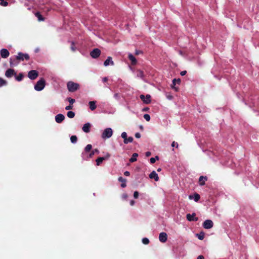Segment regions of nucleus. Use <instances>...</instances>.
<instances>
[{"label": "nucleus", "instance_id": "nucleus-45", "mask_svg": "<svg viewBox=\"0 0 259 259\" xmlns=\"http://www.w3.org/2000/svg\"><path fill=\"white\" fill-rule=\"evenodd\" d=\"M122 198L123 199H126L127 198V194L126 193H124L122 195Z\"/></svg>", "mask_w": 259, "mask_h": 259}, {"label": "nucleus", "instance_id": "nucleus-20", "mask_svg": "<svg viewBox=\"0 0 259 259\" xmlns=\"http://www.w3.org/2000/svg\"><path fill=\"white\" fill-rule=\"evenodd\" d=\"M207 180V178L206 176H200L199 179V185L203 186L205 184V181Z\"/></svg>", "mask_w": 259, "mask_h": 259}, {"label": "nucleus", "instance_id": "nucleus-2", "mask_svg": "<svg viewBox=\"0 0 259 259\" xmlns=\"http://www.w3.org/2000/svg\"><path fill=\"white\" fill-rule=\"evenodd\" d=\"M45 85V80L43 78H41L37 81L36 83L34 85V89L37 91H40L44 89Z\"/></svg>", "mask_w": 259, "mask_h": 259}, {"label": "nucleus", "instance_id": "nucleus-54", "mask_svg": "<svg viewBox=\"0 0 259 259\" xmlns=\"http://www.w3.org/2000/svg\"><path fill=\"white\" fill-rule=\"evenodd\" d=\"M151 155V153L150 152H147L146 153V156L148 157Z\"/></svg>", "mask_w": 259, "mask_h": 259}, {"label": "nucleus", "instance_id": "nucleus-3", "mask_svg": "<svg viewBox=\"0 0 259 259\" xmlns=\"http://www.w3.org/2000/svg\"><path fill=\"white\" fill-rule=\"evenodd\" d=\"M113 135V131L111 128H106L104 130L102 134V138L103 139H107L110 138Z\"/></svg>", "mask_w": 259, "mask_h": 259}, {"label": "nucleus", "instance_id": "nucleus-33", "mask_svg": "<svg viewBox=\"0 0 259 259\" xmlns=\"http://www.w3.org/2000/svg\"><path fill=\"white\" fill-rule=\"evenodd\" d=\"M70 49L72 52H75L76 50V48L75 46V43L74 41H71Z\"/></svg>", "mask_w": 259, "mask_h": 259}, {"label": "nucleus", "instance_id": "nucleus-49", "mask_svg": "<svg viewBox=\"0 0 259 259\" xmlns=\"http://www.w3.org/2000/svg\"><path fill=\"white\" fill-rule=\"evenodd\" d=\"M124 175L125 176H129L130 175V172L128 171H125L124 172Z\"/></svg>", "mask_w": 259, "mask_h": 259}, {"label": "nucleus", "instance_id": "nucleus-17", "mask_svg": "<svg viewBox=\"0 0 259 259\" xmlns=\"http://www.w3.org/2000/svg\"><path fill=\"white\" fill-rule=\"evenodd\" d=\"M91 126V125L90 123H85L83 125V126L82 128V130L84 132H85L86 133H89L90 131Z\"/></svg>", "mask_w": 259, "mask_h": 259}, {"label": "nucleus", "instance_id": "nucleus-25", "mask_svg": "<svg viewBox=\"0 0 259 259\" xmlns=\"http://www.w3.org/2000/svg\"><path fill=\"white\" fill-rule=\"evenodd\" d=\"M138 156V154L137 153H134L132 157L130 159L129 161L131 162H134L136 161H137V158Z\"/></svg>", "mask_w": 259, "mask_h": 259}, {"label": "nucleus", "instance_id": "nucleus-39", "mask_svg": "<svg viewBox=\"0 0 259 259\" xmlns=\"http://www.w3.org/2000/svg\"><path fill=\"white\" fill-rule=\"evenodd\" d=\"M144 119H145L146 121H150V115H149V114H144Z\"/></svg>", "mask_w": 259, "mask_h": 259}, {"label": "nucleus", "instance_id": "nucleus-35", "mask_svg": "<svg viewBox=\"0 0 259 259\" xmlns=\"http://www.w3.org/2000/svg\"><path fill=\"white\" fill-rule=\"evenodd\" d=\"M200 199V195L197 193H195L194 195V199L196 202H198Z\"/></svg>", "mask_w": 259, "mask_h": 259}, {"label": "nucleus", "instance_id": "nucleus-32", "mask_svg": "<svg viewBox=\"0 0 259 259\" xmlns=\"http://www.w3.org/2000/svg\"><path fill=\"white\" fill-rule=\"evenodd\" d=\"M70 141L72 143H76L77 141V137L75 135L71 136Z\"/></svg>", "mask_w": 259, "mask_h": 259}, {"label": "nucleus", "instance_id": "nucleus-21", "mask_svg": "<svg viewBox=\"0 0 259 259\" xmlns=\"http://www.w3.org/2000/svg\"><path fill=\"white\" fill-rule=\"evenodd\" d=\"M114 65V62L113 61H112V57H108L107 58V59L105 61L104 63V65L105 66H107L109 65Z\"/></svg>", "mask_w": 259, "mask_h": 259}, {"label": "nucleus", "instance_id": "nucleus-56", "mask_svg": "<svg viewBox=\"0 0 259 259\" xmlns=\"http://www.w3.org/2000/svg\"><path fill=\"white\" fill-rule=\"evenodd\" d=\"M157 171H161V168H158V169H157Z\"/></svg>", "mask_w": 259, "mask_h": 259}, {"label": "nucleus", "instance_id": "nucleus-7", "mask_svg": "<svg viewBox=\"0 0 259 259\" xmlns=\"http://www.w3.org/2000/svg\"><path fill=\"white\" fill-rule=\"evenodd\" d=\"M213 226V223L210 220H205L203 223V227L206 229H209Z\"/></svg>", "mask_w": 259, "mask_h": 259}, {"label": "nucleus", "instance_id": "nucleus-24", "mask_svg": "<svg viewBox=\"0 0 259 259\" xmlns=\"http://www.w3.org/2000/svg\"><path fill=\"white\" fill-rule=\"evenodd\" d=\"M118 180L121 182V187L122 188H125L126 186V180L125 179L123 178L122 177H120L118 178Z\"/></svg>", "mask_w": 259, "mask_h": 259}, {"label": "nucleus", "instance_id": "nucleus-18", "mask_svg": "<svg viewBox=\"0 0 259 259\" xmlns=\"http://www.w3.org/2000/svg\"><path fill=\"white\" fill-rule=\"evenodd\" d=\"M149 178L150 179H153L155 181H158L159 180V177L158 175L155 171H152L149 175Z\"/></svg>", "mask_w": 259, "mask_h": 259}, {"label": "nucleus", "instance_id": "nucleus-50", "mask_svg": "<svg viewBox=\"0 0 259 259\" xmlns=\"http://www.w3.org/2000/svg\"><path fill=\"white\" fill-rule=\"evenodd\" d=\"M108 80V78L107 77H105L103 78L102 80L104 82H105L106 81H107Z\"/></svg>", "mask_w": 259, "mask_h": 259}, {"label": "nucleus", "instance_id": "nucleus-42", "mask_svg": "<svg viewBox=\"0 0 259 259\" xmlns=\"http://www.w3.org/2000/svg\"><path fill=\"white\" fill-rule=\"evenodd\" d=\"M73 109V106L71 105H69L68 106H67L65 107V109L66 110H69Z\"/></svg>", "mask_w": 259, "mask_h": 259}, {"label": "nucleus", "instance_id": "nucleus-14", "mask_svg": "<svg viewBox=\"0 0 259 259\" xmlns=\"http://www.w3.org/2000/svg\"><path fill=\"white\" fill-rule=\"evenodd\" d=\"M0 54L3 58H7L10 55V53L7 49H2L0 51Z\"/></svg>", "mask_w": 259, "mask_h": 259}, {"label": "nucleus", "instance_id": "nucleus-37", "mask_svg": "<svg viewBox=\"0 0 259 259\" xmlns=\"http://www.w3.org/2000/svg\"><path fill=\"white\" fill-rule=\"evenodd\" d=\"M66 100L69 102V105H72V104L75 102V99H72L70 97L67 98Z\"/></svg>", "mask_w": 259, "mask_h": 259}, {"label": "nucleus", "instance_id": "nucleus-15", "mask_svg": "<svg viewBox=\"0 0 259 259\" xmlns=\"http://www.w3.org/2000/svg\"><path fill=\"white\" fill-rule=\"evenodd\" d=\"M65 119V116L62 114H58L55 116V121L58 123H61Z\"/></svg>", "mask_w": 259, "mask_h": 259}, {"label": "nucleus", "instance_id": "nucleus-16", "mask_svg": "<svg viewBox=\"0 0 259 259\" xmlns=\"http://www.w3.org/2000/svg\"><path fill=\"white\" fill-rule=\"evenodd\" d=\"M159 241L161 242H165L167 240V234L164 232L160 233L159 236Z\"/></svg>", "mask_w": 259, "mask_h": 259}, {"label": "nucleus", "instance_id": "nucleus-51", "mask_svg": "<svg viewBox=\"0 0 259 259\" xmlns=\"http://www.w3.org/2000/svg\"><path fill=\"white\" fill-rule=\"evenodd\" d=\"M114 97L116 98V99H118L119 97V94L118 93H116L114 94Z\"/></svg>", "mask_w": 259, "mask_h": 259}, {"label": "nucleus", "instance_id": "nucleus-27", "mask_svg": "<svg viewBox=\"0 0 259 259\" xmlns=\"http://www.w3.org/2000/svg\"><path fill=\"white\" fill-rule=\"evenodd\" d=\"M35 15L38 18L39 21H42L44 20V18L39 12H36L35 14Z\"/></svg>", "mask_w": 259, "mask_h": 259}, {"label": "nucleus", "instance_id": "nucleus-31", "mask_svg": "<svg viewBox=\"0 0 259 259\" xmlns=\"http://www.w3.org/2000/svg\"><path fill=\"white\" fill-rule=\"evenodd\" d=\"M67 116L70 118H72L75 116V113L73 111H68L67 113Z\"/></svg>", "mask_w": 259, "mask_h": 259}, {"label": "nucleus", "instance_id": "nucleus-52", "mask_svg": "<svg viewBox=\"0 0 259 259\" xmlns=\"http://www.w3.org/2000/svg\"><path fill=\"white\" fill-rule=\"evenodd\" d=\"M197 259H204V257L203 255H200L197 257Z\"/></svg>", "mask_w": 259, "mask_h": 259}, {"label": "nucleus", "instance_id": "nucleus-53", "mask_svg": "<svg viewBox=\"0 0 259 259\" xmlns=\"http://www.w3.org/2000/svg\"><path fill=\"white\" fill-rule=\"evenodd\" d=\"M134 204H135V201H134V200H131V201H130V204H131V205L133 206V205H134Z\"/></svg>", "mask_w": 259, "mask_h": 259}, {"label": "nucleus", "instance_id": "nucleus-4", "mask_svg": "<svg viewBox=\"0 0 259 259\" xmlns=\"http://www.w3.org/2000/svg\"><path fill=\"white\" fill-rule=\"evenodd\" d=\"M17 59L20 61L29 60L30 57L28 54H24L22 52H19L17 55Z\"/></svg>", "mask_w": 259, "mask_h": 259}, {"label": "nucleus", "instance_id": "nucleus-57", "mask_svg": "<svg viewBox=\"0 0 259 259\" xmlns=\"http://www.w3.org/2000/svg\"><path fill=\"white\" fill-rule=\"evenodd\" d=\"M189 198L190 199H192V195H190L189 196Z\"/></svg>", "mask_w": 259, "mask_h": 259}, {"label": "nucleus", "instance_id": "nucleus-41", "mask_svg": "<svg viewBox=\"0 0 259 259\" xmlns=\"http://www.w3.org/2000/svg\"><path fill=\"white\" fill-rule=\"evenodd\" d=\"M171 146L172 147H176V148H178L179 147V145L178 144V143L174 141L172 144H171Z\"/></svg>", "mask_w": 259, "mask_h": 259}, {"label": "nucleus", "instance_id": "nucleus-1", "mask_svg": "<svg viewBox=\"0 0 259 259\" xmlns=\"http://www.w3.org/2000/svg\"><path fill=\"white\" fill-rule=\"evenodd\" d=\"M67 88L69 92H75L80 88V85L78 83L74 82L72 81H69L67 83Z\"/></svg>", "mask_w": 259, "mask_h": 259}, {"label": "nucleus", "instance_id": "nucleus-9", "mask_svg": "<svg viewBox=\"0 0 259 259\" xmlns=\"http://www.w3.org/2000/svg\"><path fill=\"white\" fill-rule=\"evenodd\" d=\"M101 54V51L99 49H94L90 53V55L93 58H97Z\"/></svg>", "mask_w": 259, "mask_h": 259}, {"label": "nucleus", "instance_id": "nucleus-12", "mask_svg": "<svg viewBox=\"0 0 259 259\" xmlns=\"http://www.w3.org/2000/svg\"><path fill=\"white\" fill-rule=\"evenodd\" d=\"M140 98L145 104H149L151 102V97L149 95H147L146 97L143 95H141Z\"/></svg>", "mask_w": 259, "mask_h": 259}, {"label": "nucleus", "instance_id": "nucleus-55", "mask_svg": "<svg viewBox=\"0 0 259 259\" xmlns=\"http://www.w3.org/2000/svg\"><path fill=\"white\" fill-rule=\"evenodd\" d=\"M148 108L146 107V108H143L142 110H143V111H148Z\"/></svg>", "mask_w": 259, "mask_h": 259}, {"label": "nucleus", "instance_id": "nucleus-5", "mask_svg": "<svg viewBox=\"0 0 259 259\" xmlns=\"http://www.w3.org/2000/svg\"><path fill=\"white\" fill-rule=\"evenodd\" d=\"M121 137L123 139V142L124 144H127L128 143H132L134 139L132 137H127V134L125 132H123L121 135Z\"/></svg>", "mask_w": 259, "mask_h": 259}, {"label": "nucleus", "instance_id": "nucleus-44", "mask_svg": "<svg viewBox=\"0 0 259 259\" xmlns=\"http://www.w3.org/2000/svg\"><path fill=\"white\" fill-rule=\"evenodd\" d=\"M149 241L147 238H144L142 239V243H149Z\"/></svg>", "mask_w": 259, "mask_h": 259}, {"label": "nucleus", "instance_id": "nucleus-8", "mask_svg": "<svg viewBox=\"0 0 259 259\" xmlns=\"http://www.w3.org/2000/svg\"><path fill=\"white\" fill-rule=\"evenodd\" d=\"M16 75V72L13 69H8L5 72V76L8 78H11Z\"/></svg>", "mask_w": 259, "mask_h": 259}, {"label": "nucleus", "instance_id": "nucleus-30", "mask_svg": "<svg viewBox=\"0 0 259 259\" xmlns=\"http://www.w3.org/2000/svg\"><path fill=\"white\" fill-rule=\"evenodd\" d=\"M7 83V82L6 80L4 79L3 78L0 77V88L6 85Z\"/></svg>", "mask_w": 259, "mask_h": 259}, {"label": "nucleus", "instance_id": "nucleus-6", "mask_svg": "<svg viewBox=\"0 0 259 259\" xmlns=\"http://www.w3.org/2000/svg\"><path fill=\"white\" fill-rule=\"evenodd\" d=\"M38 76V72L35 70H32L29 71L28 77L31 80L36 79Z\"/></svg>", "mask_w": 259, "mask_h": 259}, {"label": "nucleus", "instance_id": "nucleus-46", "mask_svg": "<svg viewBox=\"0 0 259 259\" xmlns=\"http://www.w3.org/2000/svg\"><path fill=\"white\" fill-rule=\"evenodd\" d=\"M166 97L169 100H172L173 99V96L170 95H167Z\"/></svg>", "mask_w": 259, "mask_h": 259}, {"label": "nucleus", "instance_id": "nucleus-29", "mask_svg": "<svg viewBox=\"0 0 259 259\" xmlns=\"http://www.w3.org/2000/svg\"><path fill=\"white\" fill-rule=\"evenodd\" d=\"M92 149V146L91 144H88L86 146V147L84 148V152H89L91 151V150Z\"/></svg>", "mask_w": 259, "mask_h": 259}, {"label": "nucleus", "instance_id": "nucleus-48", "mask_svg": "<svg viewBox=\"0 0 259 259\" xmlns=\"http://www.w3.org/2000/svg\"><path fill=\"white\" fill-rule=\"evenodd\" d=\"M135 137L137 138H140L141 137V134L139 133H137L135 134Z\"/></svg>", "mask_w": 259, "mask_h": 259}, {"label": "nucleus", "instance_id": "nucleus-19", "mask_svg": "<svg viewBox=\"0 0 259 259\" xmlns=\"http://www.w3.org/2000/svg\"><path fill=\"white\" fill-rule=\"evenodd\" d=\"M181 82V79L180 78L179 79H174L172 80V84L171 85V88L175 90L176 91H178V88L175 87L176 85V83L180 84Z\"/></svg>", "mask_w": 259, "mask_h": 259}, {"label": "nucleus", "instance_id": "nucleus-22", "mask_svg": "<svg viewBox=\"0 0 259 259\" xmlns=\"http://www.w3.org/2000/svg\"><path fill=\"white\" fill-rule=\"evenodd\" d=\"M89 104L90 109L92 111H94L96 109V108H97L96 101H90L89 103Z\"/></svg>", "mask_w": 259, "mask_h": 259}, {"label": "nucleus", "instance_id": "nucleus-23", "mask_svg": "<svg viewBox=\"0 0 259 259\" xmlns=\"http://www.w3.org/2000/svg\"><path fill=\"white\" fill-rule=\"evenodd\" d=\"M128 58L129 60L131 61V63L132 65H136L137 63V60L136 58L131 54L128 55Z\"/></svg>", "mask_w": 259, "mask_h": 259}, {"label": "nucleus", "instance_id": "nucleus-47", "mask_svg": "<svg viewBox=\"0 0 259 259\" xmlns=\"http://www.w3.org/2000/svg\"><path fill=\"white\" fill-rule=\"evenodd\" d=\"M186 73H187V71L184 70V71H181V73H180V74H181L182 76H184V75H185Z\"/></svg>", "mask_w": 259, "mask_h": 259}, {"label": "nucleus", "instance_id": "nucleus-11", "mask_svg": "<svg viewBox=\"0 0 259 259\" xmlns=\"http://www.w3.org/2000/svg\"><path fill=\"white\" fill-rule=\"evenodd\" d=\"M110 157V154L108 153L105 157H99L96 159L97 165H100L104 160L108 159Z\"/></svg>", "mask_w": 259, "mask_h": 259}, {"label": "nucleus", "instance_id": "nucleus-34", "mask_svg": "<svg viewBox=\"0 0 259 259\" xmlns=\"http://www.w3.org/2000/svg\"><path fill=\"white\" fill-rule=\"evenodd\" d=\"M137 76L143 78L144 77V72L142 70H138L137 71Z\"/></svg>", "mask_w": 259, "mask_h": 259}, {"label": "nucleus", "instance_id": "nucleus-26", "mask_svg": "<svg viewBox=\"0 0 259 259\" xmlns=\"http://www.w3.org/2000/svg\"><path fill=\"white\" fill-rule=\"evenodd\" d=\"M15 77L17 81H20L23 79L24 77V75L22 73H20L18 75H16V76H15Z\"/></svg>", "mask_w": 259, "mask_h": 259}, {"label": "nucleus", "instance_id": "nucleus-43", "mask_svg": "<svg viewBox=\"0 0 259 259\" xmlns=\"http://www.w3.org/2000/svg\"><path fill=\"white\" fill-rule=\"evenodd\" d=\"M139 196V192L138 191H135L134 193V197L135 198L137 199Z\"/></svg>", "mask_w": 259, "mask_h": 259}, {"label": "nucleus", "instance_id": "nucleus-13", "mask_svg": "<svg viewBox=\"0 0 259 259\" xmlns=\"http://www.w3.org/2000/svg\"><path fill=\"white\" fill-rule=\"evenodd\" d=\"M196 213H193L192 214L188 213L186 215V218L189 221H195L196 222L198 220V218L195 217Z\"/></svg>", "mask_w": 259, "mask_h": 259}, {"label": "nucleus", "instance_id": "nucleus-10", "mask_svg": "<svg viewBox=\"0 0 259 259\" xmlns=\"http://www.w3.org/2000/svg\"><path fill=\"white\" fill-rule=\"evenodd\" d=\"M19 63V61L17 59V56L12 57L10 59V64L11 67L17 66Z\"/></svg>", "mask_w": 259, "mask_h": 259}, {"label": "nucleus", "instance_id": "nucleus-28", "mask_svg": "<svg viewBox=\"0 0 259 259\" xmlns=\"http://www.w3.org/2000/svg\"><path fill=\"white\" fill-rule=\"evenodd\" d=\"M204 235L205 233L203 232H201L200 233L196 234V236L201 240L204 239Z\"/></svg>", "mask_w": 259, "mask_h": 259}, {"label": "nucleus", "instance_id": "nucleus-38", "mask_svg": "<svg viewBox=\"0 0 259 259\" xmlns=\"http://www.w3.org/2000/svg\"><path fill=\"white\" fill-rule=\"evenodd\" d=\"M156 159L158 160L159 157L158 156H155V158L152 157L150 159V161L151 163H154L156 161Z\"/></svg>", "mask_w": 259, "mask_h": 259}, {"label": "nucleus", "instance_id": "nucleus-40", "mask_svg": "<svg viewBox=\"0 0 259 259\" xmlns=\"http://www.w3.org/2000/svg\"><path fill=\"white\" fill-rule=\"evenodd\" d=\"M1 1V5L3 6H7L8 5V3L4 0H0Z\"/></svg>", "mask_w": 259, "mask_h": 259}, {"label": "nucleus", "instance_id": "nucleus-36", "mask_svg": "<svg viewBox=\"0 0 259 259\" xmlns=\"http://www.w3.org/2000/svg\"><path fill=\"white\" fill-rule=\"evenodd\" d=\"M96 153H99V150L97 149H95L91 152L89 157H92Z\"/></svg>", "mask_w": 259, "mask_h": 259}]
</instances>
